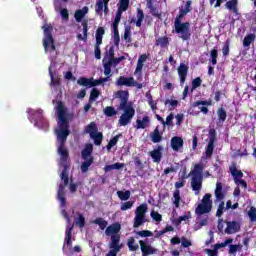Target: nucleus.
Masks as SVG:
<instances>
[{
	"label": "nucleus",
	"mask_w": 256,
	"mask_h": 256,
	"mask_svg": "<svg viewBox=\"0 0 256 256\" xmlns=\"http://www.w3.org/2000/svg\"><path fill=\"white\" fill-rule=\"evenodd\" d=\"M56 111L58 113V128L55 130L56 141L58 143V154L60 155L61 165L63 170L60 178L64 182V187L69 185V169L71 163L69 162V150L65 147L67 137L71 131L69 130V119L67 118V108L61 100L56 102Z\"/></svg>",
	"instance_id": "obj_1"
},
{
	"label": "nucleus",
	"mask_w": 256,
	"mask_h": 256,
	"mask_svg": "<svg viewBox=\"0 0 256 256\" xmlns=\"http://www.w3.org/2000/svg\"><path fill=\"white\" fill-rule=\"evenodd\" d=\"M185 15H187V12H185L183 8H180L179 14L174 20V33H176L182 41H190L191 24L189 22H182Z\"/></svg>",
	"instance_id": "obj_2"
},
{
	"label": "nucleus",
	"mask_w": 256,
	"mask_h": 256,
	"mask_svg": "<svg viewBox=\"0 0 256 256\" xmlns=\"http://www.w3.org/2000/svg\"><path fill=\"white\" fill-rule=\"evenodd\" d=\"M44 31V38H43V47L45 53H53V51L57 50L55 46V38H53V26L44 25L42 26Z\"/></svg>",
	"instance_id": "obj_3"
},
{
	"label": "nucleus",
	"mask_w": 256,
	"mask_h": 256,
	"mask_svg": "<svg viewBox=\"0 0 256 256\" xmlns=\"http://www.w3.org/2000/svg\"><path fill=\"white\" fill-rule=\"evenodd\" d=\"M147 209H148L147 204H141L136 208L134 224H133L134 229L141 227V225L147 222V219L145 218Z\"/></svg>",
	"instance_id": "obj_4"
},
{
	"label": "nucleus",
	"mask_w": 256,
	"mask_h": 256,
	"mask_svg": "<svg viewBox=\"0 0 256 256\" xmlns=\"http://www.w3.org/2000/svg\"><path fill=\"white\" fill-rule=\"evenodd\" d=\"M31 115L35 121L36 127H39V129H43V131H49V121L43 117V110H33L31 112Z\"/></svg>",
	"instance_id": "obj_5"
},
{
	"label": "nucleus",
	"mask_w": 256,
	"mask_h": 256,
	"mask_svg": "<svg viewBox=\"0 0 256 256\" xmlns=\"http://www.w3.org/2000/svg\"><path fill=\"white\" fill-rule=\"evenodd\" d=\"M108 247L110 250L106 256H117V253L123 249V244H121V235H112L110 237Z\"/></svg>",
	"instance_id": "obj_6"
},
{
	"label": "nucleus",
	"mask_w": 256,
	"mask_h": 256,
	"mask_svg": "<svg viewBox=\"0 0 256 256\" xmlns=\"http://www.w3.org/2000/svg\"><path fill=\"white\" fill-rule=\"evenodd\" d=\"M118 111H124L119 118V124L121 127H127V125L131 123V119L135 117V108H133V106H128L124 109H118Z\"/></svg>",
	"instance_id": "obj_7"
},
{
	"label": "nucleus",
	"mask_w": 256,
	"mask_h": 256,
	"mask_svg": "<svg viewBox=\"0 0 256 256\" xmlns=\"http://www.w3.org/2000/svg\"><path fill=\"white\" fill-rule=\"evenodd\" d=\"M116 85L118 87H136L137 89H143V83H139L135 81V78L133 77H125V76H120L116 80Z\"/></svg>",
	"instance_id": "obj_8"
},
{
	"label": "nucleus",
	"mask_w": 256,
	"mask_h": 256,
	"mask_svg": "<svg viewBox=\"0 0 256 256\" xmlns=\"http://www.w3.org/2000/svg\"><path fill=\"white\" fill-rule=\"evenodd\" d=\"M116 99L120 100L118 109H127V107H133V103L129 102V91L127 90H118L115 93Z\"/></svg>",
	"instance_id": "obj_9"
},
{
	"label": "nucleus",
	"mask_w": 256,
	"mask_h": 256,
	"mask_svg": "<svg viewBox=\"0 0 256 256\" xmlns=\"http://www.w3.org/2000/svg\"><path fill=\"white\" fill-rule=\"evenodd\" d=\"M209 142L206 147V157L211 158L213 157V151H215V141H217V131L215 128H211L209 130L208 136Z\"/></svg>",
	"instance_id": "obj_10"
},
{
	"label": "nucleus",
	"mask_w": 256,
	"mask_h": 256,
	"mask_svg": "<svg viewBox=\"0 0 256 256\" xmlns=\"http://www.w3.org/2000/svg\"><path fill=\"white\" fill-rule=\"evenodd\" d=\"M125 56H120L118 58H113L112 60H108L107 62H105V59H103V63H104V75L106 77H111V67H117V65L121 62L124 61Z\"/></svg>",
	"instance_id": "obj_11"
},
{
	"label": "nucleus",
	"mask_w": 256,
	"mask_h": 256,
	"mask_svg": "<svg viewBox=\"0 0 256 256\" xmlns=\"http://www.w3.org/2000/svg\"><path fill=\"white\" fill-rule=\"evenodd\" d=\"M177 71H178V77L180 79V85L181 87H183V85H185V81H187L189 66H187L185 63H180V65L177 68Z\"/></svg>",
	"instance_id": "obj_12"
},
{
	"label": "nucleus",
	"mask_w": 256,
	"mask_h": 256,
	"mask_svg": "<svg viewBox=\"0 0 256 256\" xmlns=\"http://www.w3.org/2000/svg\"><path fill=\"white\" fill-rule=\"evenodd\" d=\"M140 250L142 252V256L155 255L157 253V249H155L151 244L143 240H139Z\"/></svg>",
	"instance_id": "obj_13"
},
{
	"label": "nucleus",
	"mask_w": 256,
	"mask_h": 256,
	"mask_svg": "<svg viewBox=\"0 0 256 256\" xmlns=\"http://www.w3.org/2000/svg\"><path fill=\"white\" fill-rule=\"evenodd\" d=\"M191 187L195 191V195H199L201 189H203V177L192 176Z\"/></svg>",
	"instance_id": "obj_14"
},
{
	"label": "nucleus",
	"mask_w": 256,
	"mask_h": 256,
	"mask_svg": "<svg viewBox=\"0 0 256 256\" xmlns=\"http://www.w3.org/2000/svg\"><path fill=\"white\" fill-rule=\"evenodd\" d=\"M73 227V225L66 227L63 249H65V247H67L68 249H71L73 247V241L71 240L73 237Z\"/></svg>",
	"instance_id": "obj_15"
},
{
	"label": "nucleus",
	"mask_w": 256,
	"mask_h": 256,
	"mask_svg": "<svg viewBox=\"0 0 256 256\" xmlns=\"http://www.w3.org/2000/svg\"><path fill=\"white\" fill-rule=\"evenodd\" d=\"M240 229H241V226L239 225V222L231 221V222H227V227L224 230V233H227V235H233V233H238Z\"/></svg>",
	"instance_id": "obj_16"
},
{
	"label": "nucleus",
	"mask_w": 256,
	"mask_h": 256,
	"mask_svg": "<svg viewBox=\"0 0 256 256\" xmlns=\"http://www.w3.org/2000/svg\"><path fill=\"white\" fill-rule=\"evenodd\" d=\"M184 141L183 138L179 136H174L171 138L170 147L173 151H179V149H183Z\"/></svg>",
	"instance_id": "obj_17"
},
{
	"label": "nucleus",
	"mask_w": 256,
	"mask_h": 256,
	"mask_svg": "<svg viewBox=\"0 0 256 256\" xmlns=\"http://www.w3.org/2000/svg\"><path fill=\"white\" fill-rule=\"evenodd\" d=\"M211 209H213V206L208 205V204H203V202H201L195 209V213L196 215H198V217H201V215H205L207 213H211Z\"/></svg>",
	"instance_id": "obj_18"
},
{
	"label": "nucleus",
	"mask_w": 256,
	"mask_h": 256,
	"mask_svg": "<svg viewBox=\"0 0 256 256\" xmlns=\"http://www.w3.org/2000/svg\"><path fill=\"white\" fill-rule=\"evenodd\" d=\"M163 146H158L157 149H154L150 152V157L153 159L154 163H161L163 159Z\"/></svg>",
	"instance_id": "obj_19"
},
{
	"label": "nucleus",
	"mask_w": 256,
	"mask_h": 256,
	"mask_svg": "<svg viewBox=\"0 0 256 256\" xmlns=\"http://www.w3.org/2000/svg\"><path fill=\"white\" fill-rule=\"evenodd\" d=\"M119 231H121V224L114 223L106 228L105 234L107 237H110V235L113 237V235H119Z\"/></svg>",
	"instance_id": "obj_20"
},
{
	"label": "nucleus",
	"mask_w": 256,
	"mask_h": 256,
	"mask_svg": "<svg viewBox=\"0 0 256 256\" xmlns=\"http://www.w3.org/2000/svg\"><path fill=\"white\" fill-rule=\"evenodd\" d=\"M225 7L228 11H232L234 15H239V0H229L226 2Z\"/></svg>",
	"instance_id": "obj_21"
},
{
	"label": "nucleus",
	"mask_w": 256,
	"mask_h": 256,
	"mask_svg": "<svg viewBox=\"0 0 256 256\" xmlns=\"http://www.w3.org/2000/svg\"><path fill=\"white\" fill-rule=\"evenodd\" d=\"M87 13H89V7L87 6H84L82 9L76 10L74 13V18L76 22L81 23V21H83V18L85 17V15H87Z\"/></svg>",
	"instance_id": "obj_22"
},
{
	"label": "nucleus",
	"mask_w": 256,
	"mask_h": 256,
	"mask_svg": "<svg viewBox=\"0 0 256 256\" xmlns=\"http://www.w3.org/2000/svg\"><path fill=\"white\" fill-rule=\"evenodd\" d=\"M170 41H171V38L167 36H162L156 39L155 45L156 47H160L161 49H166L167 47H169Z\"/></svg>",
	"instance_id": "obj_23"
},
{
	"label": "nucleus",
	"mask_w": 256,
	"mask_h": 256,
	"mask_svg": "<svg viewBox=\"0 0 256 256\" xmlns=\"http://www.w3.org/2000/svg\"><path fill=\"white\" fill-rule=\"evenodd\" d=\"M57 195H58V200L61 203V206L65 207V205H67V200L65 199V186L63 184L59 185Z\"/></svg>",
	"instance_id": "obj_24"
},
{
	"label": "nucleus",
	"mask_w": 256,
	"mask_h": 256,
	"mask_svg": "<svg viewBox=\"0 0 256 256\" xmlns=\"http://www.w3.org/2000/svg\"><path fill=\"white\" fill-rule=\"evenodd\" d=\"M81 155L82 159H89V157H93V144H86L85 148L81 151Z\"/></svg>",
	"instance_id": "obj_25"
},
{
	"label": "nucleus",
	"mask_w": 256,
	"mask_h": 256,
	"mask_svg": "<svg viewBox=\"0 0 256 256\" xmlns=\"http://www.w3.org/2000/svg\"><path fill=\"white\" fill-rule=\"evenodd\" d=\"M149 123H151V120L149 119V116H144L142 120L137 119L136 120V129H146V127H149Z\"/></svg>",
	"instance_id": "obj_26"
},
{
	"label": "nucleus",
	"mask_w": 256,
	"mask_h": 256,
	"mask_svg": "<svg viewBox=\"0 0 256 256\" xmlns=\"http://www.w3.org/2000/svg\"><path fill=\"white\" fill-rule=\"evenodd\" d=\"M215 197L218 201H223L225 199V194H223V184L221 182L216 183Z\"/></svg>",
	"instance_id": "obj_27"
},
{
	"label": "nucleus",
	"mask_w": 256,
	"mask_h": 256,
	"mask_svg": "<svg viewBox=\"0 0 256 256\" xmlns=\"http://www.w3.org/2000/svg\"><path fill=\"white\" fill-rule=\"evenodd\" d=\"M152 143H161L163 141V136L159 132V127H156L154 131L150 134Z\"/></svg>",
	"instance_id": "obj_28"
},
{
	"label": "nucleus",
	"mask_w": 256,
	"mask_h": 256,
	"mask_svg": "<svg viewBox=\"0 0 256 256\" xmlns=\"http://www.w3.org/2000/svg\"><path fill=\"white\" fill-rule=\"evenodd\" d=\"M93 161H95L93 156H90L88 159H84V162H82L80 166L82 173H87V171H89V166L93 165Z\"/></svg>",
	"instance_id": "obj_29"
},
{
	"label": "nucleus",
	"mask_w": 256,
	"mask_h": 256,
	"mask_svg": "<svg viewBox=\"0 0 256 256\" xmlns=\"http://www.w3.org/2000/svg\"><path fill=\"white\" fill-rule=\"evenodd\" d=\"M230 173H231L232 177H234V183L236 182V179H243L242 171L238 170L237 166L235 164H233L230 167Z\"/></svg>",
	"instance_id": "obj_30"
},
{
	"label": "nucleus",
	"mask_w": 256,
	"mask_h": 256,
	"mask_svg": "<svg viewBox=\"0 0 256 256\" xmlns=\"http://www.w3.org/2000/svg\"><path fill=\"white\" fill-rule=\"evenodd\" d=\"M91 223L93 225H98V227L101 229V231H105V229H107V225H109V223L102 217L96 218Z\"/></svg>",
	"instance_id": "obj_31"
},
{
	"label": "nucleus",
	"mask_w": 256,
	"mask_h": 256,
	"mask_svg": "<svg viewBox=\"0 0 256 256\" xmlns=\"http://www.w3.org/2000/svg\"><path fill=\"white\" fill-rule=\"evenodd\" d=\"M217 116H218L219 123H225V121H227V111L225 110V108L223 107L218 108Z\"/></svg>",
	"instance_id": "obj_32"
},
{
	"label": "nucleus",
	"mask_w": 256,
	"mask_h": 256,
	"mask_svg": "<svg viewBox=\"0 0 256 256\" xmlns=\"http://www.w3.org/2000/svg\"><path fill=\"white\" fill-rule=\"evenodd\" d=\"M121 137H123V134L119 133L116 136H114L112 139H110V141L108 142L106 149L108 151H111L112 147H115V145H117V143L119 142V139H121Z\"/></svg>",
	"instance_id": "obj_33"
},
{
	"label": "nucleus",
	"mask_w": 256,
	"mask_h": 256,
	"mask_svg": "<svg viewBox=\"0 0 256 256\" xmlns=\"http://www.w3.org/2000/svg\"><path fill=\"white\" fill-rule=\"evenodd\" d=\"M127 247L129 249V251H138L139 250V244L135 243L134 237L128 238Z\"/></svg>",
	"instance_id": "obj_34"
},
{
	"label": "nucleus",
	"mask_w": 256,
	"mask_h": 256,
	"mask_svg": "<svg viewBox=\"0 0 256 256\" xmlns=\"http://www.w3.org/2000/svg\"><path fill=\"white\" fill-rule=\"evenodd\" d=\"M173 203H174V207H176V209H179V206L181 205V191L180 190H175L173 192Z\"/></svg>",
	"instance_id": "obj_35"
},
{
	"label": "nucleus",
	"mask_w": 256,
	"mask_h": 256,
	"mask_svg": "<svg viewBox=\"0 0 256 256\" xmlns=\"http://www.w3.org/2000/svg\"><path fill=\"white\" fill-rule=\"evenodd\" d=\"M86 133H89L90 137H92V135H95L96 133H99V129L97 128V124H95V122H91L86 127Z\"/></svg>",
	"instance_id": "obj_36"
},
{
	"label": "nucleus",
	"mask_w": 256,
	"mask_h": 256,
	"mask_svg": "<svg viewBox=\"0 0 256 256\" xmlns=\"http://www.w3.org/2000/svg\"><path fill=\"white\" fill-rule=\"evenodd\" d=\"M90 137H91V139H93L94 145H96L97 147H99V145H101V143H103V133H101V132L92 134V136H90Z\"/></svg>",
	"instance_id": "obj_37"
},
{
	"label": "nucleus",
	"mask_w": 256,
	"mask_h": 256,
	"mask_svg": "<svg viewBox=\"0 0 256 256\" xmlns=\"http://www.w3.org/2000/svg\"><path fill=\"white\" fill-rule=\"evenodd\" d=\"M91 81H93V78L80 77L77 84L81 87H91Z\"/></svg>",
	"instance_id": "obj_38"
},
{
	"label": "nucleus",
	"mask_w": 256,
	"mask_h": 256,
	"mask_svg": "<svg viewBox=\"0 0 256 256\" xmlns=\"http://www.w3.org/2000/svg\"><path fill=\"white\" fill-rule=\"evenodd\" d=\"M192 177H203V165L196 164L194 170L192 171Z\"/></svg>",
	"instance_id": "obj_39"
},
{
	"label": "nucleus",
	"mask_w": 256,
	"mask_h": 256,
	"mask_svg": "<svg viewBox=\"0 0 256 256\" xmlns=\"http://www.w3.org/2000/svg\"><path fill=\"white\" fill-rule=\"evenodd\" d=\"M105 35V28L98 27L96 30V43L103 44V36Z\"/></svg>",
	"instance_id": "obj_40"
},
{
	"label": "nucleus",
	"mask_w": 256,
	"mask_h": 256,
	"mask_svg": "<svg viewBox=\"0 0 256 256\" xmlns=\"http://www.w3.org/2000/svg\"><path fill=\"white\" fill-rule=\"evenodd\" d=\"M101 92L97 88H93L90 92L89 103H93L99 99Z\"/></svg>",
	"instance_id": "obj_41"
},
{
	"label": "nucleus",
	"mask_w": 256,
	"mask_h": 256,
	"mask_svg": "<svg viewBox=\"0 0 256 256\" xmlns=\"http://www.w3.org/2000/svg\"><path fill=\"white\" fill-rule=\"evenodd\" d=\"M75 225H77V227L80 229L85 227V216H83V214L78 213V217L75 218Z\"/></svg>",
	"instance_id": "obj_42"
},
{
	"label": "nucleus",
	"mask_w": 256,
	"mask_h": 256,
	"mask_svg": "<svg viewBox=\"0 0 256 256\" xmlns=\"http://www.w3.org/2000/svg\"><path fill=\"white\" fill-rule=\"evenodd\" d=\"M117 195L121 201H128L131 198V191H117Z\"/></svg>",
	"instance_id": "obj_43"
},
{
	"label": "nucleus",
	"mask_w": 256,
	"mask_h": 256,
	"mask_svg": "<svg viewBox=\"0 0 256 256\" xmlns=\"http://www.w3.org/2000/svg\"><path fill=\"white\" fill-rule=\"evenodd\" d=\"M109 77H105V78H100V79H93L91 80V84L90 87H98V85H103V83H107V81H109Z\"/></svg>",
	"instance_id": "obj_44"
},
{
	"label": "nucleus",
	"mask_w": 256,
	"mask_h": 256,
	"mask_svg": "<svg viewBox=\"0 0 256 256\" xmlns=\"http://www.w3.org/2000/svg\"><path fill=\"white\" fill-rule=\"evenodd\" d=\"M144 19H145V13L143 12L142 9H138L136 27H141Z\"/></svg>",
	"instance_id": "obj_45"
},
{
	"label": "nucleus",
	"mask_w": 256,
	"mask_h": 256,
	"mask_svg": "<svg viewBox=\"0 0 256 256\" xmlns=\"http://www.w3.org/2000/svg\"><path fill=\"white\" fill-rule=\"evenodd\" d=\"M210 57L212 61V65H217V57H219V50L217 47H214L210 52Z\"/></svg>",
	"instance_id": "obj_46"
},
{
	"label": "nucleus",
	"mask_w": 256,
	"mask_h": 256,
	"mask_svg": "<svg viewBox=\"0 0 256 256\" xmlns=\"http://www.w3.org/2000/svg\"><path fill=\"white\" fill-rule=\"evenodd\" d=\"M233 243V238H228L222 243L215 244L214 248L217 250L223 249L224 247H227V245H231Z\"/></svg>",
	"instance_id": "obj_47"
},
{
	"label": "nucleus",
	"mask_w": 256,
	"mask_h": 256,
	"mask_svg": "<svg viewBox=\"0 0 256 256\" xmlns=\"http://www.w3.org/2000/svg\"><path fill=\"white\" fill-rule=\"evenodd\" d=\"M104 114L106 117H114V115H117V110H115V107L113 106H107L104 109Z\"/></svg>",
	"instance_id": "obj_48"
},
{
	"label": "nucleus",
	"mask_w": 256,
	"mask_h": 256,
	"mask_svg": "<svg viewBox=\"0 0 256 256\" xmlns=\"http://www.w3.org/2000/svg\"><path fill=\"white\" fill-rule=\"evenodd\" d=\"M123 12H125V10H121V8L117 9L116 16H115V19H114L112 25L119 26V23H121V17L123 15Z\"/></svg>",
	"instance_id": "obj_49"
},
{
	"label": "nucleus",
	"mask_w": 256,
	"mask_h": 256,
	"mask_svg": "<svg viewBox=\"0 0 256 256\" xmlns=\"http://www.w3.org/2000/svg\"><path fill=\"white\" fill-rule=\"evenodd\" d=\"M254 41H255V35L249 34L244 37L243 45H244V47H249V45H251V43Z\"/></svg>",
	"instance_id": "obj_50"
},
{
	"label": "nucleus",
	"mask_w": 256,
	"mask_h": 256,
	"mask_svg": "<svg viewBox=\"0 0 256 256\" xmlns=\"http://www.w3.org/2000/svg\"><path fill=\"white\" fill-rule=\"evenodd\" d=\"M173 119H175V115L173 113H170L167 117H166V121H164L163 126H167V127H173Z\"/></svg>",
	"instance_id": "obj_51"
},
{
	"label": "nucleus",
	"mask_w": 256,
	"mask_h": 256,
	"mask_svg": "<svg viewBox=\"0 0 256 256\" xmlns=\"http://www.w3.org/2000/svg\"><path fill=\"white\" fill-rule=\"evenodd\" d=\"M248 217L251 223L256 222V208L254 206L250 207V210L248 211Z\"/></svg>",
	"instance_id": "obj_52"
},
{
	"label": "nucleus",
	"mask_w": 256,
	"mask_h": 256,
	"mask_svg": "<svg viewBox=\"0 0 256 256\" xmlns=\"http://www.w3.org/2000/svg\"><path fill=\"white\" fill-rule=\"evenodd\" d=\"M130 1L131 0H119L118 9H121L122 11H127V9H129Z\"/></svg>",
	"instance_id": "obj_53"
},
{
	"label": "nucleus",
	"mask_w": 256,
	"mask_h": 256,
	"mask_svg": "<svg viewBox=\"0 0 256 256\" xmlns=\"http://www.w3.org/2000/svg\"><path fill=\"white\" fill-rule=\"evenodd\" d=\"M103 7H105V0H99L96 3L95 11L97 14L103 13Z\"/></svg>",
	"instance_id": "obj_54"
},
{
	"label": "nucleus",
	"mask_w": 256,
	"mask_h": 256,
	"mask_svg": "<svg viewBox=\"0 0 256 256\" xmlns=\"http://www.w3.org/2000/svg\"><path fill=\"white\" fill-rule=\"evenodd\" d=\"M135 204V201H127L121 204L120 209L122 211H128V209H131L133 205Z\"/></svg>",
	"instance_id": "obj_55"
},
{
	"label": "nucleus",
	"mask_w": 256,
	"mask_h": 256,
	"mask_svg": "<svg viewBox=\"0 0 256 256\" xmlns=\"http://www.w3.org/2000/svg\"><path fill=\"white\" fill-rule=\"evenodd\" d=\"M213 103L211 102V100H205V101H195L192 104V107H199L201 105H204L206 107H210V105H212Z\"/></svg>",
	"instance_id": "obj_56"
},
{
	"label": "nucleus",
	"mask_w": 256,
	"mask_h": 256,
	"mask_svg": "<svg viewBox=\"0 0 256 256\" xmlns=\"http://www.w3.org/2000/svg\"><path fill=\"white\" fill-rule=\"evenodd\" d=\"M201 203H203L204 205H211V207H213V202L211 201V194H205L202 198Z\"/></svg>",
	"instance_id": "obj_57"
},
{
	"label": "nucleus",
	"mask_w": 256,
	"mask_h": 256,
	"mask_svg": "<svg viewBox=\"0 0 256 256\" xmlns=\"http://www.w3.org/2000/svg\"><path fill=\"white\" fill-rule=\"evenodd\" d=\"M84 41H87V33L89 31V22L87 20L82 21Z\"/></svg>",
	"instance_id": "obj_58"
},
{
	"label": "nucleus",
	"mask_w": 256,
	"mask_h": 256,
	"mask_svg": "<svg viewBox=\"0 0 256 256\" xmlns=\"http://www.w3.org/2000/svg\"><path fill=\"white\" fill-rule=\"evenodd\" d=\"M229 45H231V40L227 39L222 48V53L224 57H227V55H229Z\"/></svg>",
	"instance_id": "obj_59"
},
{
	"label": "nucleus",
	"mask_w": 256,
	"mask_h": 256,
	"mask_svg": "<svg viewBox=\"0 0 256 256\" xmlns=\"http://www.w3.org/2000/svg\"><path fill=\"white\" fill-rule=\"evenodd\" d=\"M201 83H203V80H201V77H197L192 80V90L197 89L198 87H201Z\"/></svg>",
	"instance_id": "obj_60"
},
{
	"label": "nucleus",
	"mask_w": 256,
	"mask_h": 256,
	"mask_svg": "<svg viewBox=\"0 0 256 256\" xmlns=\"http://www.w3.org/2000/svg\"><path fill=\"white\" fill-rule=\"evenodd\" d=\"M101 43H97L95 44V49H94V55L96 59H101Z\"/></svg>",
	"instance_id": "obj_61"
},
{
	"label": "nucleus",
	"mask_w": 256,
	"mask_h": 256,
	"mask_svg": "<svg viewBox=\"0 0 256 256\" xmlns=\"http://www.w3.org/2000/svg\"><path fill=\"white\" fill-rule=\"evenodd\" d=\"M136 235L139 237H153V232L150 230H142V231H137Z\"/></svg>",
	"instance_id": "obj_62"
},
{
	"label": "nucleus",
	"mask_w": 256,
	"mask_h": 256,
	"mask_svg": "<svg viewBox=\"0 0 256 256\" xmlns=\"http://www.w3.org/2000/svg\"><path fill=\"white\" fill-rule=\"evenodd\" d=\"M150 215L152 219L154 221H157L158 223H161V221H163V216L159 214V212L152 211Z\"/></svg>",
	"instance_id": "obj_63"
},
{
	"label": "nucleus",
	"mask_w": 256,
	"mask_h": 256,
	"mask_svg": "<svg viewBox=\"0 0 256 256\" xmlns=\"http://www.w3.org/2000/svg\"><path fill=\"white\" fill-rule=\"evenodd\" d=\"M60 15H61L63 21H69V10H67L66 8L61 9Z\"/></svg>",
	"instance_id": "obj_64"
}]
</instances>
